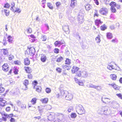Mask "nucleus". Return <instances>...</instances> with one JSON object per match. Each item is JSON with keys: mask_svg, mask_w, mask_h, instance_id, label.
<instances>
[{"mask_svg": "<svg viewBox=\"0 0 122 122\" xmlns=\"http://www.w3.org/2000/svg\"><path fill=\"white\" fill-rule=\"evenodd\" d=\"M76 77H80L82 75L81 72L80 71H78L76 73Z\"/></svg>", "mask_w": 122, "mask_h": 122, "instance_id": "obj_34", "label": "nucleus"}, {"mask_svg": "<svg viewBox=\"0 0 122 122\" xmlns=\"http://www.w3.org/2000/svg\"><path fill=\"white\" fill-rule=\"evenodd\" d=\"M56 6L57 7H59L61 4L60 2H56Z\"/></svg>", "mask_w": 122, "mask_h": 122, "instance_id": "obj_58", "label": "nucleus"}, {"mask_svg": "<svg viewBox=\"0 0 122 122\" xmlns=\"http://www.w3.org/2000/svg\"><path fill=\"white\" fill-rule=\"evenodd\" d=\"M25 69L26 71L28 73H30L31 72V70L30 68L28 67H25Z\"/></svg>", "mask_w": 122, "mask_h": 122, "instance_id": "obj_24", "label": "nucleus"}, {"mask_svg": "<svg viewBox=\"0 0 122 122\" xmlns=\"http://www.w3.org/2000/svg\"><path fill=\"white\" fill-rule=\"evenodd\" d=\"M107 68L110 70H112L115 69L114 66L111 65H108L107 66Z\"/></svg>", "mask_w": 122, "mask_h": 122, "instance_id": "obj_19", "label": "nucleus"}, {"mask_svg": "<svg viewBox=\"0 0 122 122\" xmlns=\"http://www.w3.org/2000/svg\"><path fill=\"white\" fill-rule=\"evenodd\" d=\"M3 70L5 71H7L9 70V67L7 64H4L2 66Z\"/></svg>", "mask_w": 122, "mask_h": 122, "instance_id": "obj_9", "label": "nucleus"}, {"mask_svg": "<svg viewBox=\"0 0 122 122\" xmlns=\"http://www.w3.org/2000/svg\"><path fill=\"white\" fill-rule=\"evenodd\" d=\"M21 12L20 9L19 8H16V9L15 12H17L18 13H20Z\"/></svg>", "mask_w": 122, "mask_h": 122, "instance_id": "obj_57", "label": "nucleus"}, {"mask_svg": "<svg viewBox=\"0 0 122 122\" xmlns=\"http://www.w3.org/2000/svg\"><path fill=\"white\" fill-rule=\"evenodd\" d=\"M41 61L43 62H45L47 59V57L46 55L42 54H41Z\"/></svg>", "mask_w": 122, "mask_h": 122, "instance_id": "obj_7", "label": "nucleus"}, {"mask_svg": "<svg viewBox=\"0 0 122 122\" xmlns=\"http://www.w3.org/2000/svg\"><path fill=\"white\" fill-rule=\"evenodd\" d=\"M97 10H95V12L94 14V16H98V14H97Z\"/></svg>", "mask_w": 122, "mask_h": 122, "instance_id": "obj_61", "label": "nucleus"}, {"mask_svg": "<svg viewBox=\"0 0 122 122\" xmlns=\"http://www.w3.org/2000/svg\"><path fill=\"white\" fill-rule=\"evenodd\" d=\"M92 88L96 89L97 91H100L102 89L101 86L95 85H93Z\"/></svg>", "mask_w": 122, "mask_h": 122, "instance_id": "obj_16", "label": "nucleus"}, {"mask_svg": "<svg viewBox=\"0 0 122 122\" xmlns=\"http://www.w3.org/2000/svg\"><path fill=\"white\" fill-rule=\"evenodd\" d=\"M13 114H10L8 115L7 114H4V116L7 117V118H9L10 117H11L13 116Z\"/></svg>", "mask_w": 122, "mask_h": 122, "instance_id": "obj_38", "label": "nucleus"}, {"mask_svg": "<svg viewBox=\"0 0 122 122\" xmlns=\"http://www.w3.org/2000/svg\"><path fill=\"white\" fill-rule=\"evenodd\" d=\"M118 41L117 40V39L116 38H115L114 39H112L111 41V42L113 43H115L117 42Z\"/></svg>", "mask_w": 122, "mask_h": 122, "instance_id": "obj_56", "label": "nucleus"}, {"mask_svg": "<svg viewBox=\"0 0 122 122\" xmlns=\"http://www.w3.org/2000/svg\"><path fill=\"white\" fill-rule=\"evenodd\" d=\"M107 27L105 24L102 25L101 27V29L102 30H104L107 29Z\"/></svg>", "mask_w": 122, "mask_h": 122, "instance_id": "obj_33", "label": "nucleus"}, {"mask_svg": "<svg viewBox=\"0 0 122 122\" xmlns=\"http://www.w3.org/2000/svg\"><path fill=\"white\" fill-rule=\"evenodd\" d=\"M111 10L112 11L113 13H115L116 12V10L114 7H111Z\"/></svg>", "mask_w": 122, "mask_h": 122, "instance_id": "obj_46", "label": "nucleus"}, {"mask_svg": "<svg viewBox=\"0 0 122 122\" xmlns=\"http://www.w3.org/2000/svg\"><path fill=\"white\" fill-rule=\"evenodd\" d=\"M24 63L26 65H28L30 64V61L29 59L27 58H26L24 59Z\"/></svg>", "mask_w": 122, "mask_h": 122, "instance_id": "obj_23", "label": "nucleus"}, {"mask_svg": "<svg viewBox=\"0 0 122 122\" xmlns=\"http://www.w3.org/2000/svg\"><path fill=\"white\" fill-rule=\"evenodd\" d=\"M74 109V107L72 106H69L68 107L67 111L69 112H71V111L73 110Z\"/></svg>", "mask_w": 122, "mask_h": 122, "instance_id": "obj_31", "label": "nucleus"}, {"mask_svg": "<svg viewBox=\"0 0 122 122\" xmlns=\"http://www.w3.org/2000/svg\"><path fill=\"white\" fill-rule=\"evenodd\" d=\"M47 37L45 35H43L41 36V40L43 41H45L46 40Z\"/></svg>", "mask_w": 122, "mask_h": 122, "instance_id": "obj_39", "label": "nucleus"}, {"mask_svg": "<svg viewBox=\"0 0 122 122\" xmlns=\"http://www.w3.org/2000/svg\"><path fill=\"white\" fill-rule=\"evenodd\" d=\"M4 11L6 16H8L9 15L10 11L9 10L5 9L4 10Z\"/></svg>", "mask_w": 122, "mask_h": 122, "instance_id": "obj_36", "label": "nucleus"}, {"mask_svg": "<svg viewBox=\"0 0 122 122\" xmlns=\"http://www.w3.org/2000/svg\"><path fill=\"white\" fill-rule=\"evenodd\" d=\"M76 116V114L75 113H72L71 115V117L72 118H75Z\"/></svg>", "mask_w": 122, "mask_h": 122, "instance_id": "obj_42", "label": "nucleus"}, {"mask_svg": "<svg viewBox=\"0 0 122 122\" xmlns=\"http://www.w3.org/2000/svg\"><path fill=\"white\" fill-rule=\"evenodd\" d=\"M110 76L112 80H116L117 78L116 75L114 74H112L110 75Z\"/></svg>", "mask_w": 122, "mask_h": 122, "instance_id": "obj_20", "label": "nucleus"}, {"mask_svg": "<svg viewBox=\"0 0 122 122\" xmlns=\"http://www.w3.org/2000/svg\"><path fill=\"white\" fill-rule=\"evenodd\" d=\"M71 63V60L69 59H67L65 61V64H66L69 65Z\"/></svg>", "mask_w": 122, "mask_h": 122, "instance_id": "obj_35", "label": "nucleus"}, {"mask_svg": "<svg viewBox=\"0 0 122 122\" xmlns=\"http://www.w3.org/2000/svg\"><path fill=\"white\" fill-rule=\"evenodd\" d=\"M115 7L117 9H120L121 8V6L118 4H117Z\"/></svg>", "mask_w": 122, "mask_h": 122, "instance_id": "obj_54", "label": "nucleus"}, {"mask_svg": "<svg viewBox=\"0 0 122 122\" xmlns=\"http://www.w3.org/2000/svg\"><path fill=\"white\" fill-rule=\"evenodd\" d=\"M76 112L80 115H82L85 112V111L82 105L80 104L76 106Z\"/></svg>", "mask_w": 122, "mask_h": 122, "instance_id": "obj_1", "label": "nucleus"}, {"mask_svg": "<svg viewBox=\"0 0 122 122\" xmlns=\"http://www.w3.org/2000/svg\"><path fill=\"white\" fill-rule=\"evenodd\" d=\"M10 121L11 122H14L15 121V119L11 117L10 119Z\"/></svg>", "mask_w": 122, "mask_h": 122, "instance_id": "obj_62", "label": "nucleus"}, {"mask_svg": "<svg viewBox=\"0 0 122 122\" xmlns=\"http://www.w3.org/2000/svg\"><path fill=\"white\" fill-rule=\"evenodd\" d=\"M116 95L120 99L122 100V95L121 93H117L116 94Z\"/></svg>", "mask_w": 122, "mask_h": 122, "instance_id": "obj_48", "label": "nucleus"}, {"mask_svg": "<svg viewBox=\"0 0 122 122\" xmlns=\"http://www.w3.org/2000/svg\"><path fill=\"white\" fill-rule=\"evenodd\" d=\"M36 99L35 98H33L31 100V102L33 104H35L36 102Z\"/></svg>", "mask_w": 122, "mask_h": 122, "instance_id": "obj_41", "label": "nucleus"}, {"mask_svg": "<svg viewBox=\"0 0 122 122\" xmlns=\"http://www.w3.org/2000/svg\"><path fill=\"white\" fill-rule=\"evenodd\" d=\"M95 22L96 25L98 26L99 25L102 24L103 22L101 21L100 20L97 19L95 20Z\"/></svg>", "mask_w": 122, "mask_h": 122, "instance_id": "obj_14", "label": "nucleus"}, {"mask_svg": "<svg viewBox=\"0 0 122 122\" xmlns=\"http://www.w3.org/2000/svg\"><path fill=\"white\" fill-rule=\"evenodd\" d=\"M54 52L56 53H58L59 52V50L58 49L56 48L54 50Z\"/></svg>", "mask_w": 122, "mask_h": 122, "instance_id": "obj_60", "label": "nucleus"}, {"mask_svg": "<svg viewBox=\"0 0 122 122\" xmlns=\"http://www.w3.org/2000/svg\"><path fill=\"white\" fill-rule=\"evenodd\" d=\"M109 27L112 30H114L115 28L114 25H110Z\"/></svg>", "mask_w": 122, "mask_h": 122, "instance_id": "obj_55", "label": "nucleus"}, {"mask_svg": "<svg viewBox=\"0 0 122 122\" xmlns=\"http://www.w3.org/2000/svg\"><path fill=\"white\" fill-rule=\"evenodd\" d=\"M79 68L76 66H74L71 70V72L72 73H76L79 70Z\"/></svg>", "mask_w": 122, "mask_h": 122, "instance_id": "obj_11", "label": "nucleus"}, {"mask_svg": "<svg viewBox=\"0 0 122 122\" xmlns=\"http://www.w3.org/2000/svg\"><path fill=\"white\" fill-rule=\"evenodd\" d=\"M52 4L48 2L47 3V7L51 9H52L53 8V7L52 6Z\"/></svg>", "mask_w": 122, "mask_h": 122, "instance_id": "obj_40", "label": "nucleus"}, {"mask_svg": "<svg viewBox=\"0 0 122 122\" xmlns=\"http://www.w3.org/2000/svg\"><path fill=\"white\" fill-rule=\"evenodd\" d=\"M41 88L40 86H37L36 88V91L38 92H40L41 91Z\"/></svg>", "mask_w": 122, "mask_h": 122, "instance_id": "obj_37", "label": "nucleus"}, {"mask_svg": "<svg viewBox=\"0 0 122 122\" xmlns=\"http://www.w3.org/2000/svg\"><path fill=\"white\" fill-rule=\"evenodd\" d=\"M2 84H0V93L3 92L5 91V89L2 87Z\"/></svg>", "mask_w": 122, "mask_h": 122, "instance_id": "obj_29", "label": "nucleus"}, {"mask_svg": "<svg viewBox=\"0 0 122 122\" xmlns=\"http://www.w3.org/2000/svg\"><path fill=\"white\" fill-rule=\"evenodd\" d=\"M21 108L23 109H25L26 108V105L25 104H23L21 106Z\"/></svg>", "mask_w": 122, "mask_h": 122, "instance_id": "obj_53", "label": "nucleus"}, {"mask_svg": "<svg viewBox=\"0 0 122 122\" xmlns=\"http://www.w3.org/2000/svg\"><path fill=\"white\" fill-rule=\"evenodd\" d=\"M29 53L31 55H33L35 52V49L34 47H32L29 49Z\"/></svg>", "mask_w": 122, "mask_h": 122, "instance_id": "obj_8", "label": "nucleus"}, {"mask_svg": "<svg viewBox=\"0 0 122 122\" xmlns=\"http://www.w3.org/2000/svg\"><path fill=\"white\" fill-rule=\"evenodd\" d=\"M84 12L83 11H80L79 13L78 16V20L79 22L81 23L83 21L84 14Z\"/></svg>", "mask_w": 122, "mask_h": 122, "instance_id": "obj_2", "label": "nucleus"}, {"mask_svg": "<svg viewBox=\"0 0 122 122\" xmlns=\"http://www.w3.org/2000/svg\"><path fill=\"white\" fill-rule=\"evenodd\" d=\"M101 100L102 102L105 104H108L110 102V99L107 98L102 97Z\"/></svg>", "mask_w": 122, "mask_h": 122, "instance_id": "obj_5", "label": "nucleus"}, {"mask_svg": "<svg viewBox=\"0 0 122 122\" xmlns=\"http://www.w3.org/2000/svg\"><path fill=\"white\" fill-rule=\"evenodd\" d=\"M68 93V92L67 91L62 90L61 91V95L62 96H65L66 94Z\"/></svg>", "mask_w": 122, "mask_h": 122, "instance_id": "obj_17", "label": "nucleus"}, {"mask_svg": "<svg viewBox=\"0 0 122 122\" xmlns=\"http://www.w3.org/2000/svg\"><path fill=\"white\" fill-rule=\"evenodd\" d=\"M91 6L89 4H88L86 5L85 6V8L86 10H88L91 8Z\"/></svg>", "mask_w": 122, "mask_h": 122, "instance_id": "obj_28", "label": "nucleus"}, {"mask_svg": "<svg viewBox=\"0 0 122 122\" xmlns=\"http://www.w3.org/2000/svg\"><path fill=\"white\" fill-rule=\"evenodd\" d=\"M63 58L62 57L60 56L57 58V60L56 61L57 62H61L63 60Z\"/></svg>", "mask_w": 122, "mask_h": 122, "instance_id": "obj_43", "label": "nucleus"}, {"mask_svg": "<svg viewBox=\"0 0 122 122\" xmlns=\"http://www.w3.org/2000/svg\"><path fill=\"white\" fill-rule=\"evenodd\" d=\"M99 12L101 14L106 15L108 14V9L105 7L102 8L100 9Z\"/></svg>", "mask_w": 122, "mask_h": 122, "instance_id": "obj_4", "label": "nucleus"}, {"mask_svg": "<svg viewBox=\"0 0 122 122\" xmlns=\"http://www.w3.org/2000/svg\"><path fill=\"white\" fill-rule=\"evenodd\" d=\"M14 63L15 64L18 65H20L21 64L20 62L18 61H15L14 62Z\"/></svg>", "mask_w": 122, "mask_h": 122, "instance_id": "obj_50", "label": "nucleus"}, {"mask_svg": "<svg viewBox=\"0 0 122 122\" xmlns=\"http://www.w3.org/2000/svg\"><path fill=\"white\" fill-rule=\"evenodd\" d=\"M78 84L80 86H83L84 85V84L83 83L82 81H79L78 83Z\"/></svg>", "mask_w": 122, "mask_h": 122, "instance_id": "obj_52", "label": "nucleus"}, {"mask_svg": "<svg viewBox=\"0 0 122 122\" xmlns=\"http://www.w3.org/2000/svg\"><path fill=\"white\" fill-rule=\"evenodd\" d=\"M107 37L108 39H112L113 37L112 34L110 33H107Z\"/></svg>", "mask_w": 122, "mask_h": 122, "instance_id": "obj_22", "label": "nucleus"}, {"mask_svg": "<svg viewBox=\"0 0 122 122\" xmlns=\"http://www.w3.org/2000/svg\"><path fill=\"white\" fill-rule=\"evenodd\" d=\"M108 110V107L107 106L102 107L99 110V113L100 114H104L105 115H107V112Z\"/></svg>", "mask_w": 122, "mask_h": 122, "instance_id": "obj_3", "label": "nucleus"}, {"mask_svg": "<svg viewBox=\"0 0 122 122\" xmlns=\"http://www.w3.org/2000/svg\"><path fill=\"white\" fill-rule=\"evenodd\" d=\"M112 105L115 108H117L119 107V104L116 101H112L111 103Z\"/></svg>", "mask_w": 122, "mask_h": 122, "instance_id": "obj_10", "label": "nucleus"}, {"mask_svg": "<svg viewBox=\"0 0 122 122\" xmlns=\"http://www.w3.org/2000/svg\"><path fill=\"white\" fill-rule=\"evenodd\" d=\"M94 1L97 5H99V3L98 0H94Z\"/></svg>", "mask_w": 122, "mask_h": 122, "instance_id": "obj_63", "label": "nucleus"}, {"mask_svg": "<svg viewBox=\"0 0 122 122\" xmlns=\"http://www.w3.org/2000/svg\"><path fill=\"white\" fill-rule=\"evenodd\" d=\"M46 91L47 93H50L51 91V90L50 88H47L46 89Z\"/></svg>", "mask_w": 122, "mask_h": 122, "instance_id": "obj_47", "label": "nucleus"}, {"mask_svg": "<svg viewBox=\"0 0 122 122\" xmlns=\"http://www.w3.org/2000/svg\"><path fill=\"white\" fill-rule=\"evenodd\" d=\"M13 58V56L12 55H10L9 57V59L10 60H11Z\"/></svg>", "mask_w": 122, "mask_h": 122, "instance_id": "obj_59", "label": "nucleus"}, {"mask_svg": "<svg viewBox=\"0 0 122 122\" xmlns=\"http://www.w3.org/2000/svg\"><path fill=\"white\" fill-rule=\"evenodd\" d=\"M37 84V82L36 81H35L34 82H33V84L34 85V86L33 87L34 89H35V86Z\"/></svg>", "mask_w": 122, "mask_h": 122, "instance_id": "obj_49", "label": "nucleus"}, {"mask_svg": "<svg viewBox=\"0 0 122 122\" xmlns=\"http://www.w3.org/2000/svg\"><path fill=\"white\" fill-rule=\"evenodd\" d=\"M1 50L3 52V54L4 55H7L8 53V50L7 49H2Z\"/></svg>", "mask_w": 122, "mask_h": 122, "instance_id": "obj_21", "label": "nucleus"}, {"mask_svg": "<svg viewBox=\"0 0 122 122\" xmlns=\"http://www.w3.org/2000/svg\"><path fill=\"white\" fill-rule=\"evenodd\" d=\"M116 4L115 2L112 1L110 4L109 5L111 6V7H115Z\"/></svg>", "mask_w": 122, "mask_h": 122, "instance_id": "obj_32", "label": "nucleus"}, {"mask_svg": "<svg viewBox=\"0 0 122 122\" xmlns=\"http://www.w3.org/2000/svg\"><path fill=\"white\" fill-rule=\"evenodd\" d=\"M10 6V5L8 3H6L5 4L4 7L7 8H9Z\"/></svg>", "mask_w": 122, "mask_h": 122, "instance_id": "obj_44", "label": "nucleus"}, {"mask_svg": "<svg viewBox=\"0 0 122 122\" xmlns=\"http://www.w3.org/2000/svg\"><path fill=\"white\" fill-rule=\"evenodd\" d=\"M62 30H69V27L68 25H65L62 26Z\"/></svg>", "mask_w": 122, "mask_h": 122, "instance_id": "obj_30", "label": "nucleus"}, {"mask_svg": "<svg viewBox=\"0 0 122 122\" xmlns=\"http://www.w3.org/2000/svg\"><path fill=\"white\" fill-rule=\"evenodd\" d=\"M88 75V72L85 71H84L82 72V76L86 78L87 77Z\"/></svg>", "mask_w": 122, "mask_h": 122, "instance_id": "obj_15", "label": "nucleus"}, {"mask_svg": "<svg viewBox=\"0 0 122 122\" xmlns=\"http://www.w3.org/2000/svg\"><path fill=\"white\" fill-rule=\"evenodd\" d=\"M56 70L59 73H61V71L62 69L59 67H57Z\"/></svg>", "mask_w": 122, "mask_h": 122, "instance_id": "obj_51", "label": "nucleus"}, {"mask_svg": "<svg viewBox=\"0 0 122 122\" xmlns=\"http://www.w3.org/2000/svg\"><path fill=\"white\" fill-rule=\"evenodd\" d=\"M6 102L3 100V98H0V105L2 106H4L6 104Z\"/></svg>", "mask_w": 122, "mask_h": 122, "instance_id": "obj_12", "label": "nucleus"}, {"mask_svg": "<svg viewBox=\"0 0 122 122\" xmlns=\"http://www.w3.org/2000/svg\"><path fill=\"white\" fill-rule=\"evenodd\" d=\"M100 38V36L99 35H98V36L96 38L95 40L97 43H100V42L101 40Z\"/></svg>", "mask_w": 122, "mask_h": 122, "instance_id": "obj_27", "label": "nucleus"}, {"mask_svg": "<svg viewBox=\"0 0 122 122\" xmlns=\"http://www.w3.org/2000/svg\"><path fill=\"white\" fill-rule=\"evenodd\" d=\"M28 78L31 79L32 77V75L30 74H29L28 75Z\"/></svg>", "mask_w": 122, "mask_h": 122, "instance_id": "obj_64", "label": "nucleus"}, {"mask_svg": "<svg viewBox=\"0 0 122 122\" xmlns=\"http://www.w3.org/2000/svg\"><path fill=\"white\" fill-rule=\"evenodd\" d=\"M67 95H66L65 96L66 99L68 100H71L73 98V95L71 93H69L68 92V93H67Z\"/></svg>", "mask_w": 122, "mask_h": 122, "instance_id": "obj_6", "label": "nucleus"}, {"mask_svg": "<svg viewBox=\"0 0 122 122\" xmlns=\"http://www.w3.org/2000/svg\"><path fill=\"white\" fill-rule=\"evenodd\" d=\"M29 84V81L28 80H25L23 82V84L25 85V90H27V85L28 84Z\"/></svg>", "mask_w": 122, "mask_h": 122, "instance_id": "obj_18", "label": "nucleus"}, {"mask_svg": "<svg viewBox=\"0 0 122 122\" xmlns=\"http://www.w3.org/2000/svg\"><path fill=\"white\" fill-rule=\"evenodd\" d=\"M113 87V88L116 90H118L119 89L118 86L115 83Z\"/></svg>", "mask_w": 122, "mask_h": 122, "instance_id": "obj_45", "label": "nucleus"}, {"mask_svg": "<svg viewBox=\"0 0 122 122\" xmlns=\"http://www.w3.org/2000/svg\"><path fill=\"white\" fill-rule=\"evenodd\" d=\"M76 2V1L75 0H71V4L70 5L72 7H74L75 6Z\"/></svg>", "mask_w": 122, "mask_h": 122, "instance_id": "obj_26", "label": "nucleus"}, {"mask_svg": "<svg viewBox=\"0 0 122 122\" xmlns=\"http://www.w3.org/2000/svg\"><path fill=\"white\" fill-rule=\"evenodd\" d=\"M40 101L43 103H46L48 102V99L47 98L42 99L40 100Z\"/></svg>", "mask_w": 122, "mask_h": 122, "instance_id": "obj_25", "label": "nucleus"}, {"mask_svg": "<svg viewBox=\"0 0 122 122\" xmlns=\"http://www.w3.org/2000/svg\"><path fill=\"white\" fill-rule=\"evenodd\" d=\"M7 38L8 39L7 41L8 42L10 43H12V42L13 41V38L12 36H8Z\"/></svg>", "mask_w": 122, "mask_h": 122, "instance_id": "obj_13", "label": "nucleus"}]
</instances>
